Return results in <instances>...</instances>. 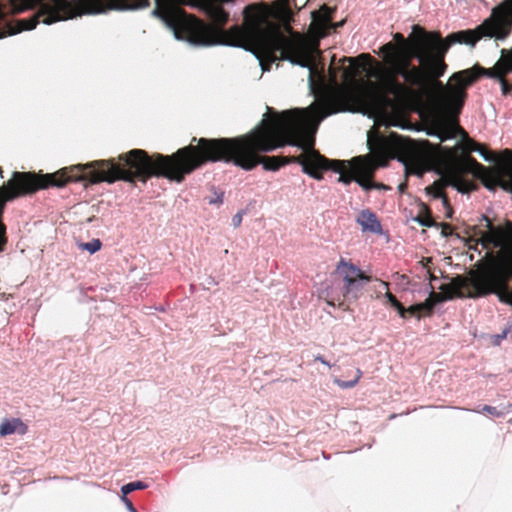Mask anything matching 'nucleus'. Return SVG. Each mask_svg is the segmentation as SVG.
I'll return each mask as SVG.
<instances>
[{
	"instance_id": "28",
	"label": "nucleus",
	"mask_w": 512,
	"mask_h": 512,
	"mask_svg": "<svg viewBox=\"0 0 512 512\" xmlns=\"http://www.w3.org/2000/svg\"><path fill=\"white\" fill-rule=\"evenodd\" d=\"M465 146L469 152L478 151L482 156H484L485 159H489L488 156L486 155L485 146L477 143L473 139L467 138V140L465 141Z\"/></svg>"
},
{
	"instance_id": "39",
	"label": "nucleus",
	"mask_w": 512,
	"mask_h": 512,
	"mask_svg": "<svg viewBox=\"0 0 512 512\" xmlns=\"http://www.w3.org/2000/svg\"><path fill=\"white\" fill-rule=\"evenodd\" d=\"M425 305L427 307H429V309L431 310V312L433 313L434 312V308L436 306V304L433 302V300L431 298H427L425 301H424Z\"/></svg>"
},
{
	"instance_id": "19",
	"label": "nucleus",
	"mask_w": 512,
	"mask_h": 512,
	"mask_svg": "<svg viewBox=\"0 0 512 512\" xmlns=\"http://www.w3.org/2000/svg\"><path fill=\"white\" fill-rule=\"evenodd\" d=\"M356 222L361 226L363 232L380 234L382 226L377 215L370 209H363L359 212Z\"/></svg>"
},
{
	"instance_id": "34",
	"label": "nucleus",
	"mask_w": 512,
	"mask_h": 512,
	"mask_svg": "<svg viewBox=\"0 0 512 512\" xmlns=\"http://www.w3.org/2000/svg\"><path fill=\"white\" fill-rule=\"evenodd\" d=\"M438 227H441V235L443 237H448L453 234V227L449 223H446V222L439 223Z\"/></svg>"
},
{
	"instance_id": "18",
	"label": "nucleus",
	"mask_w": 512,
	"mask_h": 512,
	"mask_svg": "<svg viewBox=\"0 0 512 512\" xmlns=\"http://www.w3.org/2000/svg\"><path fill=\"white\" fill-rule=\"evenodd\" d=\"M332 13L333 10L326 4H323L318 10L313 11L311 13V28L324 35L331 24Z\"/></svg>"
},
{
	"instance_id": "17",
	"label": "nucleus",
	"mask_w": 512,
	"mask_h": 512,
	"mask_svg": "<svg viewBox=\"0 0 512 512\" xmlns=\"http://www.w3.org/2000/svg\"><path fill=\"white\" fill-rule=\"evenodd\" d=\"M493 294H497L501 301L512 305V269L507 262L502 266Z\"/></svg>"
},
{
	"instance_id": "22",
	"label": "nucleus",
	"mask_w": 512,
	"mask_h": 512,
	"mask_svg": "<svg viewBox=\"0 0 512 512\" xmlns=\"http://www.w3.org/2000/svg\"><path fill=\"white\" fill-rule=\"evenodd\" d=\"M28 427L19 418L5 419L0 425V435L7 436L13 433L26 434Z\"/></svg>"
},
{
	"instance_id": "44",
	"label": "nucleus",
	"mask_w": 512,
	"mask_h": 512,
	"mask_svg": "<svg viewBox=\"0 0 512 512\" xmlns=\"http://www.w3.org/2000/svg\"><path fill=\"white\" fill-rule=\"evenodd\" d=\"M405 187H406V184H401V185L399 186V190H400V191H403V190L405 189Z\"/></svg>"
},
{
	"instance_id": "32",
	"label": "nucleus",
	"mask_w": 512,
	"mask_h": 512,
	"mask_svg": "<svg viewBox=\"0 0 512 512\" xmlns=\"http://www.w3.org/2000/svg\"><path fill=\"white\" fill-rule=\"evenodd\" d=\"M6 244V225L4 223H0V252H3L5 250Z\"/></svg>"
},
{
	"instance_id": "40",
	"label": "nucleus",
	"mask_w": 512,
	"mask_h": 512,
	"mask_svg": "<svg viewBox=\"0 0 512 512\" xmlns=\"http://www.w3.org/2000/svg\"><path fill=\"white\" fill-rule=\"evenodd\" d=\"M315 360H316V361L321 362L322 364L326 365L327 367H331V364H330L328 361H326V360L324 359V357H323V356H321V355H317V356L315 357Z\"/></svg>"
},
{
	"instance_id": "29",
	"label": "nucleus",
	"mask_w": 512,
	"mask_h": 512,
	"mask_svg": "<svg viewBox=\"0 0 512 512\" xmlns=\"http://www.w3.org/2000/svg\"><path fill=\"white\" fill-rule=\"evenodd\" d=\"M479 413H487L494 417H502L505 413L503 411L498 410L496 407L490 405H484L481 410H475Z\"/></svg>"
},
{
	"instance_id": "31",
	"label": "nucleus",
	"mask_w": 512,
	"mask_h": 512,
	"mask_svg": "<svg viewBox=\"0 0 512 512\" xmlns=\"http://www.w3.org/2000/svg\"><path fill=\"white\" fill-rule=\"evenodd\" d=\"M404 311H405L404 312V316H400L403 319H406L408 316H414L418 320L421 319V318H419V312H418L417 304L411 305L408 308L404 307Z\"/></svg>"
},
{
	"instance_id": "30",
	"label": "nucleus",
	"mask_w": 512,
	"mask_h": 512,
	"mask_svg": "<svg viewBox=\"0 0 512 512\" xmlns=\"http://www.w3.org/2000/svg\"><path fill=\"white\" fill-rule=\"evenodd\" d=\"M101 246L102 243L99 239H93L92 241L83 244V248L89 251L90 253L97 252L98 250H100Z\"/></svg>"
},
{
	"instance_id": "21",
	"label": "nucleus",
	"mask_w": 512,
	"mask_h": 512,
	"mask_svg": "<svg viewBox=\"0 0 512 512\" xmlns=\"http://www.w3.org/2000/svg\"><path fill=\"white\" fill-rule=\"evenodd\" d=\"M447 186H452L458 192L467 193L474 188L472 182L464 179L457 171H450L446 174Z\"/></svg>"
},
{
	"instance_id": "15",
	"label": "nucleus",
	"mask_w": 512,
	"mask_h": 512,
	"mask_svg": "<svg viewBox=\"0 0 512 512\" xmlns=\"http://www.w3.org/2000/svg\"><path fill=\"white\" fill-rule=\"evenodd\" d=\"M81 14H96L106 10H133L132 0H74Z\"/></svg>"
},
{
	"instance_id": "16",
	"label": "nucleus",
	"mask_w": 512,
	"mask_h": 512,
	"mask_svg": "<svg viewBox=\"0 0 512 512\" xmlns=\"http://www.w3.org/2000/svg\"><path fill=\"white\" fill-rule=\"evenodd\" d=\"M335 274H339L343 279V286H347V291H352L355 280H364L370 282L371 277L362 272L350 260L341 258L337 263Z\"/></svg>"
},
{
	"instance_id": "2",
	"label": "nucleus",
	"mask_w": 512,
	"mask_h": 512,
	"mask_svg": "<svg viewBox=\"0 0 512 512\" xmlns=\"http://www.w3.org/2000/svg\"><path fill=\"white\" fill-rule=\"evenodd\" d=\"M149 4L150 0H132L133 10L148 7ZM271 13L287 21L289 11L286 0H278L272 9L264 3L245 6L242 25H233L229 29L216 25L207 15L213 26L187 14L176 5L175 0H155L152 11L154 16L160 18L173 31L177 39L190 44H224L244 48L255 54L263 70L267 69L264 61L271 64L277 60H288L303 65L305 56L302 42L278 34L276 25L269 20Z\"/></svg>"
},
{
	"instance_id": "35",
	"label": "nucleus",
	"mask_w": 512,
	"mask_h": 512,
	"mask_svg": "<svg viewBox=\"0 0 512 512\" xmlns=\"http://www.w3.org/2000/svg\"><path fill=\"white\" fill-rule=\"evenodd\" d=\"M429 298H431L435 304L446 300L445 296L441 292L437 293L435 291L430 293Z\"/></svg>"
},
{
	"instance_id": "9",
	"label": "nucleus",
	"mask_w": 512,
	"mask_h": 512,
	"mask_svg": "<svg viewBox=\"0 0 512 512\" xmlns=\"http://www.w3.org/2000/svg\"><path fill=\"white\" fill-rule=\"evenodd\" d=\"M39 5L38 11L29 19L21 20L20 27L9 34L32 30L39 22L50 25L73 16V7L68 0H0V20L8 15L21 13Z\"/></svg>"
},
{
	"instance_id": "25",
	"label": "nucleus",
	"mask_w": 512,
	"mask_h": 512,
	"mask_svg": "<svg viewBox=\"0 0 512 512\" xmlns=\"http://www.w3.org/2000/svg\"><path fill=\"white\" fill-rule=\"evenodd\" d=\"M361 377H362V371L359 368H357L355 370V376L352 380L344 381V380H340V379H335L334 382L342 389H349V388H353L354 386H356V384L359 382Z\"/></svg>"
},
{
	"instance_id": "13",
	"label": "nucleus",
	"mask_w": 512,
	"mask_h": 512,
	"mask_svg": "<svg viewBox=\"0 0 512 512\" xmlns=\"http://www.w3.org/2000/svg\"><path fill=\"white\" fill-rule=\"evenodd\" d=\"M324 159L328 163L320 165L319 168H315L321 176V178L318 180H322L323 172L328 170L338 172L340 174L338 181L344 184H350L353 180L356 182L357 177L361 175L358 171V167L360 166L361 162H358L356 157L352 158L349 162L345 160H331L325 156Z\"/></svg>"
},
{
	"instance_id": "41",
	"label": "nucleus",
	"mask_w": 512,
	"mask_h": 512,
	"mask_svg": "<svg viewBox=\"0 0 512 512\" xmlns=\"http://www.w3.org/2000/svg\"><path fill=\"white\" fill-rule=\"evenodd\" d=\"M445 210H446L445 217H446V218H452V215H453V208H452V207H448V208H446Z\"/></svg>"
},
{
	"instance_id": "33",
	"label": "nucleus",
	"mask_w": 512,
	"mask_h": 512,
	"mask_svg": "<svg viewBox=\"0 0 512 512\" xmlns=\"http://www.w3.org/2000/svg\"><path fill=\"white\" fill-rule=\"evenodd\" d=\"M417 307L419 312V318L430 317L433 315L429 307H427L424 302L417 303Z\"/></svg>"
},
{
	"instance_id": "10",
	"label": "nucleus",
	"mask_w": 512,
	"mask_h": 512,
	"mask_svg": "<svg viewBox=\"0 0 512 512\" xmlns=\"http://www.w3.org/2000/svg\"><path fill=\"white\" fill-rule=\"evenodd\" d=\"M512 29V0H504L492 10L490 18L486 19L481 25L475 29H467L466 32H471L475 40L466 45L474 46L484 36L496 37L504 39L508 36ZM498 61H503V64L512 69V48L502 49L501 57Z\"/></svg>"
},
{
	"instance_id": "12",
	"label": "nucleus",
	"mask_w": 512,
	"mask_h": 512,
	"mask_svg": "<svg viewBox=\"0 0 512 512\" xmlns=\"http://www.w3.org/2000/svg\"><path fill=\"white\" fill-rule=\"evenodd\" d=\"M466 168L479 174L482 184L494 191L497 187L512 193V164L505 165L497 171H490L471 156L465 158Z\"/></svg>"
},
{
	"instance_id": "47",
	"label": "nucleus",
	"mask_w": 512,
	"mask_h": 512,
	"mask_svg": "<svg viewBox=\"0 0 512 512\" xmlns=\"http://www.w3.org/2000/svg\"><path fill=\"white\" fill-rule=\"evenodd\" d=\"M2 172H3V171H2V168L0 167V174H2Z\"/></svg>"
},
{
	"instance_id": "14",
	"label": "nucleus",
	"mask_w": 512,
	"mask_h": 512,
	"mask_svg": "<svg viewBox=\"0 0 512 512\" xmlns=\"http://www.w3.org/2000/svg\"><path fill=\"white\" fill-rule=\"evenodd\" d=\"M363 280H355V284L352 287V291H347V286H343L341 290L338 292L335 287V283L327 287L322 293L328 305L330 306H338V308L344 311H350L349 305L345 304L346 298H352L357 300L362 294L363 289Z\"/></svg>"
},
{
	"instance_id": "43",
	"label": "nucleus",
	"mask_w": 512,
	"mask_h": 512,
	"mask_svg": "<svg viewBox=\"0 0 512 512\" xmlns=\"http://www.w3.org/2000/svg\"><path fill=\"white\" fill-rule=\"evenodd\" d=\"M94 220H97V218H96L94 215H92V216H90V217H88V218L86 219V222H87V223H90V222H92V221H94Z\"/></svg>"
},
{
	"instance_id": "24",
	"label": "nucleus",
	"mask_w": 512,
	"mask_h": 512,
	"mask_svg": "<svg viewBox=\"0 0 512 512\" xmlns=\"http://www.w3.org/2000/svg\"><path fill=\"white\" fill-rule=\"evenodd\" d=\"M447 187V178L446 176L444 178H440L436 181H434L431 185L427 186L425 188V192L428 195H432L434 198H437L439 196H442V194L445 192V188Z\"/></svg>"
},
{
	"instance_id": "6",
	"label": "nucleus",
	"mask_w": 512,
	"mask_h": 512,
	"mask_svg": "<svg viewBox=\"0 0 512 512\" xmlns=\"http://www.w3.org/2000/svg\"><path fill=\"white\" fill-rule=\"evenodd\" d=\"M368 144L371 153L356 156V160L361 162L358 167L361 175L357 177L356 182L366 191L389 189L383 183L374 182L373 178L379 167H385L388 164L392 152L405 165L407 173L417 175H422L439 157L435 148L427 140L418 142L399 136L396 133H391L388 137H379L373 146L368 140Z\"/></svg>"
},
{
	"instance_id": "36",
	"label": "nucleus",
	"mask_w": 512,
	"mask_h": 512,
	"mask_svg": "<svg viewBox=\"0 0 512 512\" xmlns=\"http://www.w3.org/2000/svg\"><path fill=\"white\" fill-rule=\"evenodd\" d=\"M242 223V213L238 212L232 218V224L235 228L239 227Z\"/></svg>"
},
{
	"instance_id": "38",
	"label": "nucleus",
	"mask_w": 512,
	"mask_h": 512,
	"mask_svg": "<svg viewBox=\"0 0 512 512\" xmlns=\"http://www.w3.org/2000/svg\"><path fill=\"white\" fill-rule=\"evenodd\" d=\"M123 501L125 502L128 510L130 512H138L135 507L133 506V503L127 498V497H123Z\"/></svg>"
},
{
	"instance_id": "4",
	"label": "nucleus",
	"mask_w": 512,
	"mask_h": 512,
	"mask_svg": "<svg viewBox=\"0 0 512 512\" xmlns=\"http://www.w3.org/2000/svg\"><path fill=\"white\" fill-rule=\"evenodd\" d=\"M372 59L371 55L366 53L360 54L356 58L343 57L341 62H349V66L336 68L334 67L335 56L332 57L328 69L330 81L336 84L338 70H342V79L350 86L328 94L315 105L314 113L318 122L335 113L355 112L368 104L390 102L388 95L400 96L410 90L408 86L399 82L397 77L401 75L390 67V73L382 80L380 90L373 82H367L365 85L356 84V78L360 75L361 70H365L366 64H369Z\"/></svg>"
},
{
	"instance_id": "37",
	"label": "nucleus",
	"mask_w": 512,
	"mask_h": 512,
	"mask_svg": "<svg viewBox=\"0 0 512 512\" xmlns=\"http://www.w3.org/2000/svg\"><path fill=\"white\" fill-rule=\"evenodd\" d=\"M438 198L442 200V204H443L445 209L448 208V207H452L450 202H449L448 196L446 195L445 192L442 194V196H439Z\"/></svg>"
},
{
	"instance_id": "27",
	"label": "nucleus",
	"mask_w": 512,
	"mask_h": 512,
	"mask_svg": "<svg viewBox=\"0 0 512 512\" xmlns=\"http://www.w3.org/2000/svg\"><path fill=\"white\" fill-rule=\"evenodd\" d=\"M385 297L387 299V302L398 311L399 316H404V306L403 304L396 298L394 294L387 291L385 293Z\"/></svg>"
},
{
	"instance_id": "7",
	"label": "nucleus",
	"mask_w": 512,
	"mask_h": 512,
	"mask_svg": "<svg viewBox=\"0 0 512 512\" xmlns=\"http://www.w3.org/2000/svg\"><path fill=\"white\" fill-rule=\"evenodd\" d=\"M512 69L505 66L503 61H497L491 68H483L474 65L472 68L464 69L453 73L446 85L442 84L439 91L435 93V102L438 107L451 116H458L467 99V89L474 84L480 76L497 79L501 84V91L504 96L512 94V82L506 79V75Z\"/></svg>"
},
{
	"instance_id": "11",
	"label": "nucleus",
	"mask_w": 512,
	"mask_h": 512,
	"mask_svg": "<svg viewBox=\"0 0 512 512\" xmlns=\"http://www.w3.org/2000/svg\"><path fill=\"white\" fill-rule=\"evenodd\" d=\"M277 1L278 0H275L271 4H268L266 2H263V3L266 4L267 6H269L272 9L273 5ZM235 2H236V0H193L192 1V5L194 7H196L197 9H199L201 12H203L205 15H207L216 25H218V26H225L228 23V21H229L230 14L224 8V6L225 5H229V4H234ZM286 6H287L288 11H289V18L287 19V21L281 20L280 18L276 17V15H274V13H271V15H269V20L274 25H276L277 30H278V34H280V35H282L284 37H285V35L281 32L280 25H284V26L287 27L288 30H290L291 29L290 22H291L292 17H293V13H292V10L290 8V0H286ZM286 38L300 40L302 42V44H303V49H304L305 61L303 62V65L300 64V63H297V62H293V61H290V62L293 63V64L300 65L302 67H307L309 65L310 60H311V55H310V52L307 49V46H306L304 40L300 36V34H296V35H294L292 37H287L286 36Z\"/></svg>"
},
{
	"instance_id": "3",
	"label": "nucleus",
	"mask_w": 512,
	"mask_h": 512,
	"mask_svg": "<svg viewBox=\"0 0 512 512\" xmlns=\"http://www.w3.org/2000/svg\"><path fill=\"white\" fill-rule=\"evenodd\" d=\"M396 43L388 42L381 47L385 63L400 74L410 87L435 93L442 87L440 78L448 65L445 56L454 44L471 43L474 35L466 30L453 32L445 38L439 31H426L414 25L406 40L401 33L394 35Z\"/></svg>"
},
{
	"instance_id": "42",
	"label": "nucleus",
	"mask_w": 512,
	"mask_h": 512,
	"mask_svg": "<svg viewBox=\"0 0 512 512\" xmlns=\"http://www.w3.org/2000/svg\"><path fill=\"white\" fill-rule=\"evenodd\" d=\"M504 153L508 156L509 160L512 161V154H511V152L508 149H506V150H504Z\"/></svg>"
},
{
	"instance_id": "1",
	"label": "nucleus",
	"mask_w": 512,
	"mask_h": 512,
	"mask_svg": "<svg viewBox=\"0 0 512 512\" xmlns=\"http://www.w3.org/2000/svg\"><path fill=\"white\" fill-rule=\"evenodd\" d=\"M315 105L308 110L292 109L280 113L268 108L269 117L249 132L236 137L199 138L171 155L132 149L120 154V160L133 168L135 181L147 182L152 177L166 178L176 183L209 162L231 163L245 171L262 165L267 171L297 163L314 179L321 178L320 165L328 163L315 149V138L308 133L312 121L319 122Z\"/></svg>"
},
{
	"instance_id": "20",
	"label": "nucleus",
	"mask_w": 512,
	"mask_h": 512,
	"mask_svg": "<svg viewBox=\"0 0 512 512\" xmlns=\"http://www.w3.org/2000/svg\"><path fill=\"white\" fill-rule=\"evenodd\" d=\"M483 219L487 222V228L489 232H483L481 234V243L484 247H488V245L493 244L495 247H499L502 245V239L504 237V232L501 228H495L491 222V220L487 216H483Z\"/></svg>"
},
{
	"instance_id": "23",
	"label": "nucleus",
	"mask_w": 512,
	"mask_h": 512,
	"mask_svg": "<svg viewBox=\"0 0 512 512\" xmlns=\"http://www.w3.org/2000/svg\"><path fill=\"white\" fill-rule=\"evenodd\" d=\"M415 220L422 226L425 227H438L439 223L436 222L431 214V210L427 205L422 206V210Z\"/></svg>"
},
{
	"instance_id": "8",
	"label": "nucleus",
	"mask_w": 512,
	"mask_h": 512,
	"mask_svg": "<svg viewBox=\"0 0 512 512\" xmlns=\"http://www.w3.org/2000/svg\"><path fill=\"white\" fill-rule=\"evenodd\" d=\"M492 260L477 268L470 270L468 276L458 275L449 283L442 284L439 289L446 300L457 298H479L495 291V283L505 261L496 260L489 253Z\"/></svg>"
},
{
	"instance_id": "26",
	"label": "nucleus",
	"mask_w": 512,
	"mask_h": 512,
	"mask_svg": "<svg viewBox=\"0 0 512 512\" xmlns=\"http://www.w3.org/2000/svg\"><path fill=\"white\" fill-rule=\"evenodd\" d=\"M147 487L148 485L145 482L134 481L123 485L121 488V492L123 493V497H126V495L130 494L135 490H144Z\"/></svg>"
},
{
	"instance_id": "45",
	"label": "nucleus",
	"mask_w": 512,
	"mask_h": 512,
	"mask_svg": "<svg viewBox=\"0 0 512 512\" xmlns=\"http://www.w3.org/2000/svg\"><path fill=\"white\" fill-rule=\"evenodd\" d=\"M382 284L388 289V286H389L388 282L382 281Z\"/></svg>"
},
{
	"instance_id": "5",
	"label": "nucleus",
	"mask_w": 512,
	"mask_h": 512,
	"mask_svg": "<svg viewBox=\"0 0 512 512\" xmlns=\"http://www.w3.org/2000/svg\"><path fill=\"white\" fill-rule=\"evenodd\" d=\"M118 180L135 182L133 168L126 165L124 160H120V155L118 162L114 159L96 160L85 165L64 167L54 173L16 171L11 179L0 187V223H4L2 218L6 203L16 198L50 187H64L71 182H83L87 187L101 182L114 183Z\"/></svg>"
},
{
	"instance_id": "46",
	"label": "nucleus",
	"mask_w": 512,
	"mask_h": 512,
	"mask_svg": "<svg viewBox=\"0 0 512 512\" xmlns=\"http://www.w3.org/2000/svg\"><path fill=\"white\" fill-rule=\"evenodd\" d=\"M294 6H295V7H298V4H297V2H296V1H295V3H294Z\"/></svg>"
}]
</instances>
